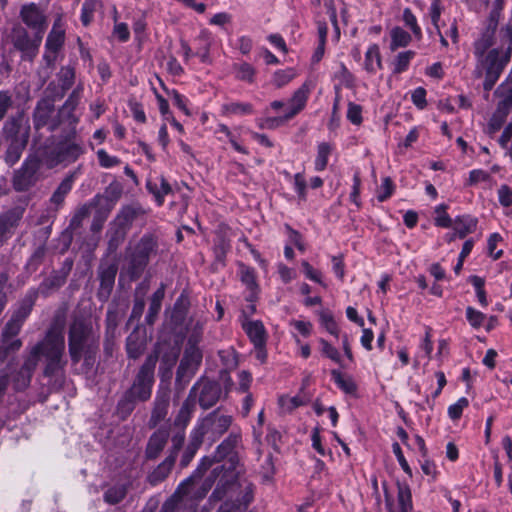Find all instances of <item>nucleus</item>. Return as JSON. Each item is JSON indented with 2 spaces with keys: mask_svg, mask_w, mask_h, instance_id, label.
<instances>
[{
  "mask_svg": "<svg viewBox=\"0 0 512 512\" xmlns=\"http://www.w3.org/2000/svg\"><path fill=\"white\" fill-rule=\"evenodd\" d=\"M65 339L60 330L50 329L45 338L32 346L25 356L23 365L12 376L13 388L16 391L25 390L31 382L40 358L45 360L44 376L53 377L59 375L67 361L64 358Z\"/></svg>",
  "mask_w": 512,
  "mask_h": 512,
  "instance_id": "f257e3e1",
  "label": "nucleus"
},
{
  "mask_svg": "<svg viewBox=\"0 0 512 512\" xmlns=\"http://www.w3.org/2000/svg\"><path fill=\"white\" fill-rule=\"evenodd\" d=\"M82 92L83 85L79 83L61 108L60 117H65L67 121V126L63 127L65 131L63 138L37 151L39 161L45 168L50 169L61 163L74 162L83 153L81 143L76 140V125L79 119L74 114L81 99Z\"/></svg>",
  "mask_w": 512,
  "mask_h": 512,
  "instance_id": "f03ea898",
  "label": "nucleus"
},
{
  "mask_svg": "<svg viewBox=\"0 0 512 512\" xmlns=\"http://www.w3.org/2000/svg\"><path fill=\"white\" fill-rule=\"evenodd\" d=\"M493 44L491 31L482 33L481 37L474 44V55L476 67L474 75L481 78L485 75L484 89L491 90L505 66L510 61L512 47H501L490 49Z\"/></svg>",
  "mask_w": 512,
  "mask_h": 512,
  "instance_id": "7ed1b4c3",
  "label": "nucleus"
},
{
  "mask_svg": "<svg viewBox=\"0 0 512 512\" xmlns=\"http://www.w3.org/2000/svg\"><path fill=\"white\" fill-rule=\"evenodd\" d=\"M241 443V435L238 433H231L217 449L218 460L228 457V461L219 467L213 469V474H216L217 486L212 494L215 500H221L224 497L234 498L236 496L240 484L238 477L240 471L237 469L238 463L234 450Z\"/></svg>",
  "mask_w": 512,
  "mask_h": 512,
  "instance_id": "20e7f679",
  "label": "nucleus"
},
{
  "mask_svg": "<svg viewBox=\"0 0 512 512\" xmlns=\"http://www.w3.org/2000/svg\"><path fill=\"white\" fill-rule=\"evenodd\" d=\"M157 361V353L147 356L133 382V385L118 403V410L121 413L129 414L134 409L135 402L146 401L150 398L154 381V369Z\"/></svg>",
  "mask_w": 512,
  "mask_h": 512,
  "instance_id": "39448f33",
  "label": "nucleus"
},
{
  "mask_svg": "<svg viewBox=\"0 0 512 512\" xmlns=\"http://www.w3.org/2000/svg\"><path fill=\"white\" fill-rule=\"evenodd\" d=\"M212 486L210 479L200 483L196 477H190L180 484L172 498L167 501L161 512H174L181 509L183 512H194L198 503L206 496Z\"/></svg>",
  "mask_w": 512,
  "mask_h": 512,
  "instance_id": "423d86ee",
  "label": "nucleus"
},
{
  "mask_svg": "<svg viewBox=\"0 0 512 512\" xmlns=\"http://www.w3.org/2000/svg\"><path fill=\"white\" fill-rule=\"evenodd\" d=\"M232 417L216 410L204 417L191 433V445L199 447L203 439L215 441L231 426Z\"/></svg>",
  "mask_w": 512,
  "mask_h": 512,
  "instance_id": "0eeeda50",
  "label": "nucleus"
},
{
  "mask_svg": "<svg viewBox=\"0 0 512 512\" xmlns=\"http://www.w3.org/2000/svg\"><path fill=\"white\" fill-rule=\"evenodd\" d=\"M3 133L5 139L9 142L6 161L14 164L19 160L28 141V127L23 124V116L19 114L7 120L3 127Z\"/></svg>",
  "mask_w": 512,
  "mask_h": 512,
  "instance_id": "6e6552de",
  "label": "nucleus"
},
{
  "mask_svg": "<svg viewBox=\"0 0 512 512\" xmlns=\"http://www.w3.org/2000/svg\"><path fill=\"white\" fill-rule=\"evenodd\" d=\"M92 328L83 321L73 322L69 333V353L73 363H78L86 348L94 344Z\"/></svg>",
  "mask_w": 512,
  "mask_h": 512,
  "instance_id": "1a4fd4ad",
  "label": "nucleus"
},
{
  "mask_svg": "<svg viewBox=\"0 0 512 512\" xmlns=\"http://www.w3.org/2000/svg\"><path fill=\"white\" fill-rule=\"evenodd\" d=\"M61 109L56 113L54 102L51 99H41L34 111V125L37 129L47 126L50 131H55L59 127H66L65 117H60Z\"/></svg>",
  "mask_w": 512,
  "mask_h": 512,
  "instance_id": "9d476101",
  "label": "nucleus"
},
{
  "mask_svg": "<svg viewBox=\"0 0 512 512\" xmlns=\"http://www.w3.org/2000/svg\"><path fill=\"white\" fill-rule=\"evenodd\" d=\"M156 242L152 236H144L134 247L130 255L128 273L131 280L138 278L146 267L150 254L154 251Z\"/></svg>",
  "mask_w": 512,
  "mask_h": 512,
  "instance_id": "9b49d317",
  "label": "nucleus"
},
{
  "mask_svg": "<svg viewBox=\"0 0 512 512\" xmlns=\"http://www.w3.org/2000/svg\"><path fill=\"white\" fill-rule=\"evenodd\" d=\"M65 42V28L61 17H58L49 32L46 43L43 60L46 65L53 68L60 50L62 49Z\"/></svg>",
  "mask_w": 512,
  "mask_h": 512,
  "instance_id": "f8f14e48",
  "label": "nucleus"
},
{
  "mask_svg": "<svg viewBox=\"0 0 512 512\" xmlns=\"http://www.w3.org/2000/svg\"><path fill=\"white\" fill-rule=\"evenodd\" d=\"M40 167L44 166L40 163L39 155L36 153L35 157L26 160L22 167L16 171L13 178L14 188L17 191L27 190L31 185H33L35 181V174Z\"/></svg>",
  "mask_w": 512,
  "mask_h": 512,
  "instance_id": "ddd939ff",
  "label": "nucleus"
},
{
  "mask_svg": "<svg viewBox=\"0 0 512 512\" xmlns=\"http://www.w3.org/2000/svg\"><path fill=\"white\" fill-rule=\"evenodd\" d=\"M43 35L35 33L33 38H30L25 29L16 31L13 42L14 46L22 52V58L32 61L38 53Z\"/></svg>",
  "mask_w": 512,
  "mask_h": 512,
  "instance_id": "4468645a",
  "label": "nucleus"
},
{
  "mask_svg": "<svg viewBox=\"0 0 512 512\" xmlns=\"http://www.w3.org/2000/svg\"><path fill=\"white\" fill-rule=\"evenodd\" d=\"M22 21L35 33L43 35L47 28V20L44 11L35 3H29L22 7L20 12Z\"/></svg>",
  "mask_w": 512,
  "mask_h": 512,
  "instance_id": "2eb2a0df",
  "label": "nucleus"
},
{
  "mask_svg": "<svg viewBox=\"0 0 512 512\" xmlns=\"http://www.w3.org/2000/svg\"><path fill=\"white\" fill-rule=\"evenodd\" d=\"M192 392L198 394L199 404L204 409H208L215 405L221 395V389L219 385L208 380L198 382L192 388Z\"/></svg>",
  "mask_w": 512,
  "mask_h": 512,
  "instance_id": "dca6fc26",
  "label": "nucleus"
},
{
  "mask_svg": "<svg viewBox=\"0 0 512 512\" xmlns=\"http://www.w3.org/2000/svg\"><path fill=\"white\" fill-rule=\"evenodd\" d=\"M386 507L388 512H411L412 496L408 486L398 484L397 501L393 502L388 496L386 497Z\"/></svg>",
  "mask_w": 512,
  "mask_h": 512,
  "instance_id": "f3484780",
  "label": "nucleus"
},
{
  "mask_svg": "<svg viewBox=\"0 0 512 512\" xmlns=\"http://www.w3.org/2000/svg\"><path fill=\"white\" fill-rule=\"evenodd\" d=\"M308 88L306 85L299 87L287 102V108L282 120H289L302 111L308 100Z\"/></svg>",
  "mask_w": 512,
  "mask_h": 512,
  "instance_id": "a211bd4d",
  "label": "nucleus"
},
{
  "mask_svg": "<svg viewBox=\"0 0 512 512\" xmlns=\"http://www.w3.org/2000/svg\"><path fill=\"white\" fill-rule=\"evenodd\" d=\"M203 332V325L200 322H196L193 326L189 337H188V345L189 347L186 349L184 359H191L193 363L198 365L202 359V354L200 350L197 348V344L201 340Z\"/></svg>",
  "mask_w": 512,
  "mask_h": 512,
  "instance_id": "6ab92c4d",
  "label": "nucleus"
},
{
  "mask_svg": "<svg viewBox=\"0 0 512 512\" xmlns=\"http://www.w3.org/2000/svg\"><path fill=\"white\" fill-rule=\"evenodd\" d=\"M146 187L153 194L158 206L163 205L165 196L172 191L170 184L163 176L147 180Z\"/></svg>",
  "mask_w": 512,
  "mask_h": 512,
  "instance_id": "aec40b11",
  "label": "nucleus"
},
{
  "mask_svg": "<svg viewBox=\"0 0 512 512\" xmlns=\"http://www.w3.org/2000/svg\"><path fill=\"white\" fill-rule=\"evenodd\" d=\"M242 327L253 345H266L267 333L261 321L246 320Z\"/></svg>",
  "mask_w": 512,
  "mask_h": 512,
  "instance_id": "412c9836",
  "label": "nucleus"
},
{
  "mask_svg": "<svg viewBox=\"0 0 512 512\" xmlns=\"http://www.w3.org/2000/svg\"><path fill=\"white\" fill-rule=\"evenodd\" d=\"M167 439L168 432L166 430H158L155 433H153L148 441L146 448L147 458H156L165 447Z\"/></svg>",
  "mask_w": 512,
  "mask_h": 512,
  "instance_id": "4be33fe9",
  "label": "nucleus"
},
{
  "mask_svg": "<svg viewBox=\"0 0 512 512\" xmlns=\"http://www.w3.org/2000/svg\"><path fill=\"white\" fill-rule=\"evenodd\" d=\"M452 227L458 238L462 239L476 230L477 219L469 215L458 216L454 219Z\"/></svg>",
  "mask_w": 512,
  "mask_h": 512,
  "instance_id": "5701e85b",
  "label": "nucleus"
},
{
  "mask_svg": "<svg viewBox=\"0 0 512 512\" xmlns=\"http://www.w3.org/2000/svg\"><path fill=\"white\" fill-rule=\"evenodd\" d=\"M235 79L249 84L254 83L256 77V69L247 62H237L232 66Z\"/></svg>",
  "mask_w": 512,
  "mask_h": 512,
  "instance_id": "b1692460",
  "label": "nucleus"
},
{
  "mask_svg": "<svg viewBox=\"0 0 512 512\" xmlns=\"http://www.w3.org/2000/svg\"><path fill=\"white\" fill-rule=\"evenodd\" d=\"M18 219L13 212L0 214V246L11 237V230L17 225Z\"/></svg>",
  "mask_w": 512,
  "mask_h": 512,
  "instance_id": "393cba45",
  "label": "nucleus"
},
{
  "mask_svg": "<svg viewBox=\"0 0 512 512\" xmlns=\"http://www.w3.org/2000/svg\"><path fill=\"white\" fill-rule=\"evenodd\" d=\"M238 273L242 283L250 290L249 300L253 301L258 289L254 269L241 264Z\"/></svg>",
  "mask_w": 512,
  "mask_h": 512,
  "instance_id": "a878e982",
  "label": "nucleus"
},
{
  "mask_svg": "<svg viewBox=\"0 0 512 512\" xmlns=\"http://www.w3.org/2000/svg\"><path fill=\"white\" fill-rule=\"evenodd\" d=\"M175 462V456L167 457L158 467L149 475L148 480L152 485L163 481L170 473Z\"/></svg>",
  "mask_w": 512,
  "mask_h": 512,
  "instance_id": "bb28decb",
  "label": "nucleus"
},
{
  "mask_svg": "<svg viewBox=\"0 0 512 512\" xmlns=\"http://www.w3.org/2000/svg\"><path fill=\"white\" fill-rule=\"evenodd\" d=\"M334 147L328 142H320L317 145V154L314 161V168L316 171H323L327 165L330 155Z\"/></svg>",
  "mask_w": 512,
  "mask_h": 512,
  "instance_id": "cd10ccee",
  "label": "nucleus"
},
{
  "mask_svg": "<svg viewBox=\"0 0 512 512\" xmlns=\"http://www.w3.org/2000/svg\"><path fill=\"white\" fill-rule=\"evenodd\" d=\"M253 106L247 102H228L222 105L225 116H244L252 114Z\"/></svg>",
  "mask_w": 512,
  "mask_h": 512,
  "instance_id": "c85d7f7f",
  "label": "nucleus"
},
{
  "mask_svg": "<svg viewBox=\"0 0 512 512\" xmlns=\"http://www.w3.org/2000/svg\"><path fill=\"white\" fill-rule=\"evenodd\" d=\"M165 295V288L162 284L154 293L151 298L150 307L148 314L146 316V321L148 324H152L161 309L162 300Z\"/></svg>",
  "mask_w": 512,
  "mask_h": 512,
  "instance_id": "c756f323",
  "label": "nucleus"
},
{
  "mask_svg": "<svg viewBox=\"0 0 512 512\" xmlns=\"http://www.w3.org/2000/svg\"><path fill=\"white\" fill-rule=\"evenodd\" d=\"M126 348L129 357L137 359L145 349V341L138 333L133 332L127 338Z\"/></svg>",
  "mask_w": 512,
  "mask_h": 512,
  "instance_id": "7c9ffc66",
  "label": "nucleus"
},
{
  "mask_svg": "<svg viewBox=\"0 0 512 512\" xmlns=\"http://www.w3.org/2000/svg\"><path fill=\"white\" fill-rule=\"evenodd\" d=\"M504 8V0H494L492 4V10L489 15L488 26L483 33H489L491 31V37H494L498 22L501 17V12Z\"/></svg>",
  "mask_w": 512,
  "mask_h": 512,
  "instance_id": "2f4dec72",
  "label": "nucleus"
},
{
  "mask_svg": "<svg viewBox=\"0 0 512 512\" xmlns=\"http://www.w3.org/2000/svg\"><path fill=\"white\" fill-rule=\"evenodd\" d=\"M296 75L297 73L293 68L280 69L272 75L271 83L279 89L289 84Z\"/></svg>",
  "mask_w": 512,
  "mask_h": 512,
  "instance_id": "473e14b6",
  "label": "nucleus"
},
{
  "mask_svg": "<svg viewBox=\"0 0 512 512\" xmlns=\"http://www.w3.org/2000/svg\"><path fill=\"white\" fill-rule=\"evenodd\" d=\"M390 48L392 50H396L400 47L407 46L411 41V36L409 33H407L405 30H403L400 27H394L390 31Z\"/></svg>",
  "mask_w": 512,
  "mask_h": 512,
  "instance_id": "72a5a7b5",
  "label": "nucleus"
},
{
  "mask_svg": "<svg viewBox=\"0 0 512 512\" xmlns=\"http://www.w3.org/2000/svg\"><path fill=\"white\" fill-rule=\"evenodd\" d=\"M381 67L380 52L378 46L369 47L365 55V68L370 72Z\"/></svg>",
  "mask_w": 512,
  "mask_h": 512,
  "instance_id": "f704fd0d",
  "label": "nucleus"
},
{
  "mask_svg": "<svg viewBox=\"0 0 512 512\" xmlns=\"http://www.w3.org/2000/svg\"><path fill=\"white\" fill-rule=\"evenodd\" d=\"M58 81L61 86L63 93L71 88L75 80V70L71 66H64L60 69L58 75Z\"/></svg>",
  "mask_w": 512,
  "mask_h": 512,
  "instance_id": "c9c22d12",
  "label": "nucleus"
},
{
  "mask_svg": "<svg viewBox=\"0 0 512 512\" xmlns=\"http://www.w3.org/2000/svg\"><path fill=\"white\" fill-rule=\"evenodd\" d=\"M72 189V179L71 178H65L56 191L51 196L50 201L55 205H60L63 203L64 198L66 195L71 191Z\"/></svg>",
  "mask_w": 512,
  "mask_h": 512,
  "instance_id": "e433bc0d",
  "label": "nucleus"
},
{
  "mask_svg": "<svg viewBox=\"0 0 512 512\" xmlns=\"http://www.w3.org/2000/svg\"><path fill=\"white\" fill-rule=\"evenodd\" d=\"M415 52L408 50L399 53L393 63V72L402 73L407 70L410 61L414 58Z\"/></svg>",
  "mask_w": 512,
  "mask_h": 512,
  "instance_id": "4c0bfd02",
  "label": "nucleus"
},
{
  "mask_svg": "<svg viewBox=\"0 0 512 512\" xmlns=\"http://www.w3.org/2000/svg\"><path fill=\"white\" fill-rule=\"evenodd\" d=\"M168 413V400L163 399L161 401H157L155 407L152 411V415L150 418V424L152 426H156L159 422H161Z\"/></svg>",
  "mask_w": 512,
  "mask_h": 512,
  "instance_id": "58836bf2",
  "label": "nucleus"
},
{
  "mask_svg": "<svg viewBox=\"0 0 512 512\" xmlns=\"http://www.w3.org/2000/svg\"><path fill=\"white\" fill-rule=\"evenodd\" d=\"M354 324H357L360 327H362V335L360 337V342H361L362 346L366 350H371L372 349V341L374 339V334L371 329L364 328L363 319L359 318L355 312H354Z\"/></svg>",
  "mask_w": 512,
  "mask_h": 512,
  "instance_id": "ea45409f",
  "label": "nucleus"
},
{
  "mask_svg": "<svg viewBox=\"0 0 512 512\" xmlns=\"http://www.w3.org/2000/svg\"><path fill=\"white\" fill-rule=\"evenodd\" d=\"M126 488L123 485H117L109 488L104 494V500L109 504H117L124 499Z\"/></svg>",
  "mask_w": 512,
  "mask_h": 512,
  "instance_id": "a19ab883",
  "label": "nucleus"
},
{
  "mask_svg": "<svg viewBox=\"0 0 512 512\" xmlns=\"http://www.w3.org/2000/svg\"><path fill=\"white\" fill-rule=\"evenodd\" d=\"M22 346V341L20 339L8 338V341L6 343L3 342L1 339L0 344V362L5 361L8 354L12 351H17Z\"/></svg>",
  "mask_w": 512,
  "mask_h": 512,
  "instance_id": "79ce46f5",
  "label": "nucleus"
},
{
  "mask_svg": "<svg viewBox=\"0 0 512 512\" xmlns=\"http://www.w3.org/2000/svg\"><path fill=\"white\" fill-rule=\"evenodd\" d=\"M33 301L32 299H25L20 306L14 311L11 318L14 320H18L20 323H24L26 318L32 311Z\"/></svg>",
  "mask_w": 512,
  "mask_h": 512,
  "instance_id": "37998d69",
  "label": "nucleus"
},
{
  "mask_svg": "<svg viewBox=\"0 0 512 512\" xmlns=\"http://www.w3.org/2000/svg\"><path fill=\"white\" fill-rule=\"evenodd\" d=\"M394 184L389 177L382 180L381 185L377 189V199L381 202L387 200L394 192Z\"/></svg>",
  "mask_w": 512,
  "mask_h": 512,
  "instance_id": "c03bdc74",
  "label": "nucleus"
},
{
  "mask_svg": "<svg viewBox=\"0 0 512 512\" xmlns=\"http://www.w3.org/2000/svg\"><path fill=\"white\" fill-rule=\"evenodd\" d=\"M278 403L283 411L291 412L295 408L303 405V400L299 396H281L279 397Z\"/></svg>",
  "mask_w": 512,
  "mask_h": 512,
  "instance_id": "a18cd8bd",
  "label": "nucleus"
},
{
  "mask_svg": "<svg viewBox=\"0 0 512 512\" xmlns=\"http://www.w3.org/2000/svg\"><path fill=\"white\" fill-rule=\"evenodd\" d=\"M22 323L18 322V320H14L10 318V320L6 323L3 331H2V340L4 343L8 341V338L15 337L21 330Z\"/></svg>",
  "mask_w": 512,
  "mask_h": 512,
  "instance_id": "49530a36",
  "label": "nucleus"
},
{
  "mask_svg": "<svg viewBox=\"0 0 512 512\" xmlns=\"http://www.w3.org/2000/svg\"><path fill=\"white\" fill-rule=\"evenodd\" d=\"M99 164L103 168H112L120 164V159L116 156L109 155L104 149L97 151Z\"/></svg>",
  "mask_w": 512,
  "mask_h": 512,
  "instance_id": "de8ad7c7",
  "label": "nucleus"
},
{
  "mask_svg": "<svg viewBox=\"0 0 512 512\" xmlns=\"http://www.w3.org/2000/svg\"><path fill=\"white\" fill-rule=\"evenodd\" d=\"M468 399L461 397L456 403L452 404L448 408V415L452 420H457L461 417L463 410L468 407Z\"/></svg>",
  "mask_w": 512,
  "mask_h": 512,
  "instance_id": "09e8293b",
  "label": "nucleus"
},
{
  "mask_svg": "<svg viewBox=\"0 0 512 512\" xmlns=\"http://www.w3.org/2000/svg\"><path fill=\"white\" fill-rule=\"evenodd\" d=\"M501 241H502V237L498 233H493L488 238V241H487L488 254L494 260L499 259L502 256V254H503L502 250H496V246Z\"/></svg>",
  "mask_w": 512,
  "mask_h": 512,
  "instance_id": "8fccbe9b",
  "label": "nucleus"
},
{
  "mask_svg": "<svg viewBox=\"0 0 512 512\" xmlns=\"http://www.w3.org/2000/svg\"><path fill=\"white\" fill-rule=\"evenodd\" d=\"M321 325L331 334L337 335L338 328L337 324L328 311H321L319 314Z\"/></svg>",
  "mask_w": 512,
  "mask_h": 512,
  "instance_id": "3c124183",
  "label": "nucleus"
},
{
  "mask_svg": "<svg viewBox=\"0 0 512 512\" xmlns=\"http://www.w3.org/2000/svg\"><path fill=\"white\" fill-rule=\"evenodd\" d=\"M435 212L437 213V216L435 217V225L443 228H449L453 226L454 220H452L446 213L445 207L443 205L438 206Z\"/></svg>",
  "mask_w": 512,
  "mask_h": 512,
  "instance_id": "603ef678",
  "label": "nucleus"
},
{
  "mask_svg": "<svg viewBox=\"0 0 512 512\" xmlns=\"http://www.w3.org/2000/svg\"><path fill=\"white\" fill-rule=\"evenodd\" d=\"M466 318L471 326L474 328H479L483 325L485 315L472 307H468L466 309Z\"/></svg>",
  "mask_w": 512,
  "mask_h": 512,
  "instance_id": "864d4df0",
  "label": "nucleus"
},
{
  "mask_svg": "<svg viewBox=\"0 0 512 512\" xmlns=\"http://www.w3.org/2000/svg\"><path fill=\"white\" fill-rule=\"evenodd\" d=\"M411 100L417 108L424 109L427 105L426 90L423 87L414 89L411 93Z\"/></svg>",
  "mask_w": 512,
  "mask_h": 512,
  "instance_id": "5fc2aeb1",
  "label": "nucleus"
},
{
  "mask_svg": "<svg viewBox=\"0 0 512 512\" xmlns=\"http://www.w3.org/2000/svg\"><path fill=\"white\" fill-rule=\"evenodd\" d=\"M403 20L405 24L413 31L416 37H421V28L417 24L416 17L409 9H405L403 13Z\"/></svg>",
  "mask_w": 512,
  "mask_h": 512,
  "instance_id": "6e6d98bb",
  "label": "nucleus"
},
{
  "mask_svg": "<svg viewBox=\"0 0 512 512\" xmlns=\"http://www.w3.org/2000/svg\"><path fill=\"white\" fill-rule=\"evenodd\" d=\"M12 104V95L8 91H0V120L5 117Z\"/></svg>",
  "mask_w": 512,
  "mask_h": 512,
  "instance_id": "4d7b16f0",
  "label": "nucleus"
},
{
  "mask_svg": "<svg viewBox=\"0 0 512 512\" xmlns=\"http://www.w3.org/2000/svg\"><path fill=\"white\" fill-rule=\"evenodd\" d=\"M235 500L237 503L229 504L228 502H225L221 505L218 512H239L242 505H247L249 503L250 498L248 497V494H246L243 500H239L238 497H236Z\"/></svg>",
  "mask_w": 512,
  "mask_h": 512,
  "instance_id": "13d9d810",
  "label": "nucleus"
},
{
  "mask_svg": "<svg viewBox=\"0 0 512 512\" xmlns=\"http://www.w3.org/2000/svg\"><path fill=\"white\" fill-rule=\"evenodd\" d=\"M420 350L424 353V356L429 360L433 351V343L431 340V328L427 327L424 338L420 344Z\"/></svg>",
  "mask_w": 512,
  "mask_h": 512,
  "instance_id": "bf43d9fd",
  "label": "nucleus"
},
{
  "mask_svg": "<svg viewBox=\"0 0 512 512\" xmlns=\"http://www.w3.org/2000/svg\"><path fill=\"white\" fill-rule=\"evenodd\" d=\"M497 193L502 206L509 207L512 205V190L507 185H501Z\"/></svg>",
  "mask_w": 512,
  "mask_h": 512,
  "instance_id": "052dcab7",
  "label": "nucleus"
},
{
  "mask_svg": "<svg viewBox=\"0 0 512 512\" xmlns=\"http://www.w3.org/2000/svg\"><path fill=\"white\" fill-rule=\"evenodd\" d=\"M251 382H252V375L243 370V371H240L238 373V387H237V390L240 392V393H245L248 391L250 385H251Z\"/></svg>",
  "mask_w": 512,
  "mask_h": 512,
  "instance_id": "680f3d73",
  "label": "nucleus"
},
{
  "mask_svg": "<svg viewBox=\"0 0 512 512\" xmlns=\"http://www.w3.org/2000/svg\"><path fill=\"white\" fill-rule=\"evenodd\" d=\"M113 35L121 42H126L130 37L128 26L125 23H116L113 29Z\"/></svg>",
  "mask_w": 512,
  "mask_h": 512,
  "instance_id": "e2e57ef3",
  "label": "nucleus"
},
{
  "mask_svg": "<svg viewBox=\"0 0 512 512\" xmlns=\"http://www.w3.org/2000/svg\"><path fill=\"white\" fill-rule=\"evenodd\" d=\"M322 353L331 360L339 361V352L324 339H320Z\"/></svg>",
  "mask_w": 512,
  "mask_h": 512,
  "instance_id": "0e129e2a",
  "label": "nucleus"
},
{
  "mask_svg": "<svg viewBox=\"0 0 512 512\" xmlns=\"http://www.w3.org/2000/svg\"><path fill=\"white\" fill-rule=\"evenodd\" d=\"M302 267H303V272L305 274V276L314 281V282H317V283H320V284H323L322 283V279H321V273L314 269L308 262L304 261L302 263Z\"/></svg>",
  "mask_w": 512,
  "mask_h": 512,
  "instance_id": "69168bd1",
  "label": "nucleus"
},
{
  "mask_svg": "<svg viewBox=\"0 0 512 512\" xmlns=\"http://www.w3.org/2000/svg\"><path fill=\"white\" fill-rule=\"evenodd\" d=\"M278 274L283 283H289L296 277V272L284 264L278 265Z\"/></svg>",
  "mask_w": 512,
  "mask_h": 512,
  "instance_id": "338daca9",
  "label": "nucleus"
},
{
  "mask_svg": "<svg viewBox=\"0 0 512 512\" xmlns=\"http://www.w3.org/2000/svg\"><path fill=\"white\" fill-rule=\"evenodd\" d=\"M235 47L243 54L250 53L253 47L252 39L247 36H241L237 39Z\"/></svg>",
  "mask_w": 512,
  "mask_h": 512,
  "instance_id": "774afa93",
  "label": "nucleus"
}]
</instances>
